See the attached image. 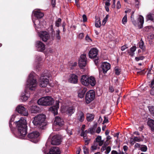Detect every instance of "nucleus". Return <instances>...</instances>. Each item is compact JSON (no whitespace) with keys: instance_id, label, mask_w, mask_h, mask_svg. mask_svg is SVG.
I'll return each instance as SVG.
<instances>
[{"instance_id":"obj_1","label":"nucleus","mask_w":154,"mask_h":154,"mask_svg":"<svg viewBox=\"0 0 154 154\" xmlns=\"http://www.w3.org/2000/svg\"><path fill=\"white\" fill-rule=\"evenodd\" d=\"M35 73L32 72L29 75L27 81L26 89L24 92L22 94L20 97V99L23 101L27 100L29 97L30 93L27 89H29L31 91L35 90L37 86V82L35 77Z\"/></svg>"},{"instance_id":"obj_2","label":"nucleus","mask_w":154,"mask_h":154,"mask_svg":"<svg viewBox=\"0 0 154 154\" xmlns=\"http://www.w3.org/2000/svg\"><path fill=\"white\" fill-rule=\"evenodd\" d=\"M16 123L18 132L16 136L19 138L23 139L27 133L26 120L25 118H21Z\"/></svg>"},{"instance_id":"obj_3","label":"nucleus","mask_w":154,"mask_h":154,"mask_svg":"<svg viewBox=\"0 0 154 154\" xmlns=\"http://www.w3.org/2000/svg\"><path fill=\"white\" fill-rule=\"evenodd\" d=\"M45 116L43 114H40L35 117L32 121V123L34 125L40 128H42L46 125L45 120Z\"/></svg>"},{"instance_id":"obj_4","label":"nucleus","mask_w":154,"mask_h":154,"mask_svg":"<svg viewBox=\"0 0 154 154\" xmlns=\"http://www.w3.org/2000/svg\"><path fill=\"white\" fill-rule=\"evenodd\" d=\"M37 102L38 104L41 105H51L54 103V100L51 97L47 96L40 98Z\"/></svg>"},{"instance_id":"obj_5","label":"nucleus","mask_w":154,"mask_h":154,"mask_svg":"<svg viewBox=\"0 0 154 154\" xmlns=\"http://www.w3.org/2000/svg\"><path fill=\"white\" fill-rule=\"evenodd\" d=\"M51 135L49 137L47 142L46 143L45 146L46 147H48V145L51 143L53 145H57L60 144L61 140V137L58 135H54L52 137V139L51 140Z\"/></svg>"},{"instance_id":"obj_6","label":"nucleus","mask_w":154,"mask_h":154,"mask_svg":"<svg viewBox=\"0 0 154 154\" xmlns=\"http://www.w3.org/2000/svg\"><path fill=\"white\" fill-rule=\"evenodd\" d=\"M51 76L50 75L45 73L44 74L41 75L39 81V85L41 87H45L49 83V78Z\"/></svg>"},{"instance_id":"obj_7","label":"nucleus","mask_w":154,"mask_h":154,"mask_svg":"<svg viewBox=\"0 0 154 154\" xmlns=\"http://www.w3.org/2000/svg\"><path fill=\"white\" fill-rule=\"evenodd\" d=\"M48 148V147H44L42 149V151L44 152L45 154H60V151L59 148L56 146H53L50 149L48 152L46 153L48 151L47 149Z\"/></svg>"},{"instance_id":"obj_8","label":"nucleus","mask_w":154,"mask_h":154,"mask_svg":"<svg viewBox=\"0 0 154 154\" xmlns=\"http://www.w3.org/2000/svg\"><path fill=\"white\" fill-rule=\"evenodd\" d=\"M64 121L63 119L58 116L55 117V120L53 126V129L54 131H58L59 129H56V126H62L64 124Z\"/></svg>"},{"instance_id":"obj_9","label":"nucleus","mask_w":154,"mask_h":154,"mask_svg":"<svg viewBox=\"0 0 154 154\" xmlns=\"http://www.w3.org/2000/svg\"><path fill=\"white\" fill-rule=\"evenodd\" d=\"M39 133L37 131H34L28 134V137L30 141L34 143H37L39 140L38 137Z\"/></svg>"},{"instance_id":"obj_10","label":"nucleus","mask_w":154,"mask_h":154,"mask_svg":"<svg viewBox=\"0 0 154 154\" xmlns=\"http://www.w3.org/2000/svg\"><path fill=\"white\" fill-rule=\"evenodd\" d=\"M95 94L93 90H91L88 92L86 95L85 100L86 103H90L93 100L95 97Z\"/></svg>"},{"instance_id":"obj_11","label":"nucleus","mask_w":154,"mask_h":154,"mask_svg":"<svg viewBox=\"0 0 154 154\" xmlns=\"http://www.w3.org/2000/svg\"><path fill=\"white\" fill-rule=\"evenodd\" d=\"M38 35L40 38L44 42H46L50 38L49 33L46 31H40L38 32Z\"/></svg>"},{"instance_id":"obj_12","label":"nucleus","mask_w":154,"mask_h":154,"mask_svg":"<svg viewBox=\"0 0 154 154\" xmlns=\"http://www.w3.org/2000/svg\"><path fill=\"white\" fill-rule=\"evenodd\" d=\"M86 55L84 54H82L79 61V65L80 68H82L86 66Z\"/></svg>"},{"instance_id":"obj_13","label":"nucleus","mask_w":154,"mask_h":154,"mask_svg":"<svg viewBox=\"0 0 154 154\" xmlns=\"http://www.w3.org/2000/svg\"><path fill=\"white\" fill-rule=\"evenodd\" d=\"M16 110L18 113L22 115L27 116L28 115V111L26 110L25 108L21 105L18 106L16 109Z\"/></svg>"},{"instance_id":"obj_14","label":"nucleus","mask_w":154,"mask_h":154,"mask_svg":"<svg viewBox=\"0 0 154 154\" xmlns=\"http://www.w3.org/2000/svg\"><path fill=\"white\" fill-rule=\"evenodd\" d=\"M59 102L58 101H56L55 105L50 107L49 110L54 115L57 114V110L59 108Z\"/></svg>"},{"instance_id":"obj_15","label":"nucleus","mask_w":154,"mask_h":154,"mask_svg":"<svg viewBox=\"0 0 154 154\" xmlns=\"http://www.w3.org/2000/svg\"><path fill=\"white\" fill-rule=\"evenodd\" d=\"M98 50L96 48H91L88 53L89 56L91 58L96 57L97 55Z\"/></svg>"},{"instance_id":"obj_16","label":"nucleus","mask_w":154,"mask_h":154,"mask_svg":"<svg viewBox=\"0 0 154 154\" xmlns=\"http://www.w3.org/2000/svg\"><path fill=\"white\" fill-rule=\"evenodd\" d=\"M88 76L86 75H83L82 76L81 80V83L85 86H89Z\"/></svg>"},{"instance_id":"obj_17","label":"nucleus","mask_w":154,"mask_h":154,"mask_svg":"<svg viewBox=\"0 0 154 154\" xmlns=\"http://www.w3.org/2000/svg\"><path fill=\"white\" fill-rule=\"evenodd\" d=\"M101 68L103 73L105 74L110 69V65L109 63L106 62H104L101 64Z\"/></svg>"},{"instance_id":"obj_18","label":"nucleus","mask_w":154,"mask_h":154,"mask_svg":"<svg viewBox=\"0 0 154 154\" xmlns=\"http://www.w3.org/2000/svg\"><path fill=\"white\" fill-rule=\"evenodd\" d=\"M36 47L38 51H42L45 49V45L42 42L37 41L36 42Z\"/></svg>"},{"instance_id":"obj_19","label":"nucleus","mask_w":154,"mask_h":154,"mask_svg":"<svg viewBox=\"0 0 154 154\" xmlns=\"http://www.w3.org/2000/svg\"><path fill=\"white\" fill-rule=\"evenodd\" d=\"M33 13L34 16L38 19L41 18L44 16V14L39 10L33 11Z\"/></svg>"},{"instance_id":"obj_20","label":"nucleus","mask_w":154,"mask_h":154,"mask_svg":"<svg viewBox=\"0 0 154 154\" xmlns=\"http://www.w3.org/2000/svg\"><path fill=\"white\" fill-rule=\"evenodd\" d=\"M69 81L71 83L73 84L77 83L78 82L77 76L74 74L71 75L69 79Z\"/></svg>"},{"instance_id":"obj_21","label":"nucleus","mask_w":154,"mask_h":154,"mask_svg":"<svg viewBox=\"0 0 154 154\" xmlns=\"http://www.w3.org/2000/svg\"><path fill=\"white\" fill-rule=\"evenodd\" d=\"M77 119L81 122H82L84 119L85 117L83 112L81 111H79L77 114Z\"/></svg>"},{"instance_id":"obj_22","label":"nucleus","mask_w":154,"mask_h":154,"mask_svg":"<svg viewBox=\"0 0 154 154\" xmlns=\"http://www.w3.org/2000/svg\"><path fill=\"white\" fill-rule=\"evenodd\" d=\"M88 82H89V86H94L96 84V81L95 78L92 76L88 77Z\"/></svg>"},{"instance_id":"obj_23","label":"nucleus","mask_w":154,"mask_h":154,"mask_svg":"<svg viewBox=\"0 0 154 154\" xmlns=\"http://www.w3.org/2000/svg\"><path fill=\"white\" fill-rule=\"evenodd\" d=\"M32 20L35 27H36L37 28L42 27L39 20L38 18L34 19L33 18H32Z\"/></svg>"},{"instance_id":"obj_24","label":"nucleus","mask_w":154,"mask_h":154,"mask_svg":"<svg viewBox=\"0 0 154 154\" xmlns=\"http://www.w3.org/2000/svg\"><path fill=\"white\" fill-rule=\"evenodd\" d=\"M139 21L138 26V27L141 28L143 27V25L144 23V18L141 15H140L139 18L138 20Z\"/></svg>"},{"instance_id":"obj_25","label":"nucleus","mask_w":154,"mask_h":154,"mask_svg":"<svg viewBox=\"0 0 154 154\" xmlns=\"http://www.w3.org/2000/svg\"><path fill=\"white\" fill-rule=\"evenodd\" d=\"M87 90L86 88H84L82 90L79 91L78 93V96L80 98H83Z\"/></svg>"},{"instance_id":"obj_26","label":"nucleus","mask_w":154,"mask_h":154,"mask_svg":"<svg viewBox=\"0 0 154 154\" xmlns=\"http://www.w3.org/2000/svg\"><path fill=\"white\" fill-rule=\"evenodd\" d=\"M147 124L152 131H154V121L152 119H149L147 122Z\"/></svg>"},{"instance_id":"obj_27","label":"nucleus","mask_w":154,"mask_h":154,"mask_svg":"<svg viewBox=\"0 0 154 154\" xmlns=\"http://www.w3.org/2000/svg\"><path fill=\"white\" fill-rule=\"evenodd\" d=\"M39 110V108L36 106H32L30 109V111L32 113H36Z\"/></svg>"},{"instance_id":"obj_28","label":"nucleus","mask_w":154,"mask_h":154,"mask_svg":"<svg viewBox=\"0 0 154 154\" xmlns=\"http://www.w3.org/2000/svg\"><path fill=\"white\" fill-rule=\"evenodd\" d=\"M147 21L150 20L154 22V14H148L146 18Z\"/></svg>"},{"instance_id":"obj_29","label":"nucleus","mask_w":154,"mask_h":154,"mask_svg":"<svg viewBox=\"0 0 154 154\" xmlns=\"http://www.w3.org/2000/svg\"><path fill=\"white\" fill-rule=\"evenodd\" d=\"M75 111V109L74 107L72 106L68 107L66 111V112L68 113L69 115H71Z\"/></svg>"},{"instance_id":"obj_30","label":"nucleus","mask_w":154,"mask_h":154,"mask_svg":"<svg viewBox=\"0 0 154 154\" xmlns=\"http://www.w3.org/2000/svg\"><path fill=\"white\" fill-rule=\"evenodd\" d=\"M94 115L93 114H88L87 115V119L89 122L91 121L94 119Z\"/></svg>"},{"instance_id":"obj_31","label":"nucleus","mask_w":154,"mask_h":154,"mask_svg":"<svg viewBox=\"0 0 154 154\" xmlns=\"http://www.w3.org/2000/svg\"><path fill=\"white\" fill-rule=\"evenodd\" d=\"M95 26L97 27H100L101 26L100 19L99 18H96L95 22Z\"/></svg>"},{"instance_id":"obj_32","label":"nucleus","mask_w":154,"mask_h":154,"mask_svg":"<svg viewBox=\"0 0 154 154\" xmlns=\"http://www.w3.org/2000/svg\"><path fill=\"white\" fill-rule=\"evenodd\" d=\"M98 146V143L96 142H94L91 147V149L94 151L97 149Z\"/></svg>"},{"instance_id":"obj_33","label":"nucleus","mask_w":154,"mask_h":154,"mask_svg":"<svg viewBox=\"0 0 154 154\" xmlns=\"http://www.w3.org/2000/svg\"><path fill=\"white\" fill-rule=\"evenodd\" d=\"M89 133L88 131L86 130L85 131H82L81 135L82 137H83L84 138L86 137V134L87 133Z\"/></svg>"},{"instance_id":"obj_34","label":"nucleus","mask_w":154,"mask_h":154,"mask_svg":"<svg viewBox=\"0 0 154 154\" xmlns=\"http://www.w3.org/2000/svg\"><path fill=\"white\" fill-rule=\"evenodd\" d=\"M148 109L149 112L154 116V106H149Z\"/></svg>"},{"instance_id":"obj_35","label":"nucleus","mask_w":154,"mask_h":154,"mask_svg":"<svg viewBox=\"0 0 154 154\" xmlns=\"http://www.w3.org/2000/svg\"><path fill=\"white\" fill-rule=\"evenodd\" d=\"M127 21V15L126 14L123 18L122 20V23L123 24H125Z\"/></svg>"},{"instance_id":"obj_36","label":"nucleus","mask_w":154,"mask_h":154,"mask_svg":"<svg viewBox=\"0 0 154 154\" xmlns=\"http://www.w3.org/2000/svg\"><path fill=\"white\" fill-rule=\"evenodd\" d=\"M139 47L143 50L145 49V47L144 46V43L143 41L140 42L139 43Z\"/></svg>"},{"instance_id":"obj_37","label":"nucleus","mask_w":154,"mask_h":154,"mask_svg":"<svg viewBox=\"0 0 154 154\" xmlns=\"http://www.w3.org/2000/svg\"><path fill=\"white\" fill-rule=\"evenodd\" d=\"M84 152L85 154H89V150L85 146H83Z\"/></svg>"},{"instance_id":"obj_38","label":"nucleus","mask_w":154,"mask_h":154,"mask_svg":"<svg viewBox=\"0 0 154 154\" xmlns=\"http://www.w3.org/2000/svg\"><path fill=\"white\" fill-rule=\"evenodd\" d=\"M147 149V147L146 146L144 145H142L140 150L143 152H146V151Z\"/></svg>"},{"instance_id":"obj_39","label":"nucleus","mask_w":154,"mask_h":154,"mask_svg":"<svg viewBox=\"0 0 154 154\" xmlns=\"http://www.w3.org/2000/svg\"><path fill=\"white\" fill-rule=\"evenodd\" d=\"M61 19L59 18L58 19L57 21H56L55 23V25L57 27H59L60 24H61Z\"/></svg>"},{"instance_id":"obj_40","label":"nucleus","mask_w":154,"mask_h":154,"mask_svg":"<svg viewBox=\"0 0 154 154\" xmlns=\"http://www.w3.org/2000/svg\"><path fill=\"white\" fill-rule=\"evenodd\" d=\"M15 117V115H12L11 117V119H10V121H9V126H10V127H11V122H13L14 121Z\"/></svg>"},{"instance_id":"obj_41","label":"nucleus","mask_w":154,"mask_h":154,"mask_svg":"<svg viewBox=\"0 0 154 154\" xmlns=\"http://www.w3.org/2000/svg\"><path fill=\"white\" fill-rule=\"evenodd\" d=\"M115 74L117 75H119L120 73V71L118 67H115Z\"/></svg>"},{"instance_id":"obj_42","label":"nucleus","mask_w":154,"mask_h":154,"mask_svg":"<svg viewBox=\"0 0 154 154\" xmlns=\"http://www.w3.org/2000/svg\"><path fill=\"white\" fill-rule=\"evenodd\" d=\"M60 31L59 30H57L56 31V37L57 39L58 40L60 39Z\"/></svg>"},{"instance_id":"obj_43","label":"nucleus","mask_w":154,"mask_h":154,"mask_svg":"<svg viewBox=\"0 0 154 154\" xmlns=\"http://www.w3.org/2000/svg\"><path fill=\"white\" fill-rule=\"evenodd\" d=\"M144 58V57L143 56H140L138 57H136L135 58V59L137 61H138L139 60H143Z\"/></svg>"},{"instance_id":"obj_44","label":"nucleus","mask_w":154,"mask_h":154,"mask_svg":"<svg viewBox=\"0 0 154 154\" xmlns=\"http://www.w3.org/2000/svg\"><path fill=\"white\" fill-rule=\"evenodd\" d=\"M88 131H89V133H90L91 134H93L94 133L95 130L94 128L92 127L89 128L88 129Z\"/></svg>"},{"instance_id":"obj_45","label":"nucleus","mask_w":154,"mask_h":154,"mask_svg":"<svg viewBox=\"0 0 154 154\" xmlns=\"http://www.w3.org/2000/svg\"><path fill=\"white\" fill-rule=\"evenodd\" d=\"M108 18V15H106L105 17L103 19L102 22V24L103 25H105L106 21H107V19Z\"/></svg>"},{"instance_id":"obj_46","label":"nucleus","mask_w":154,"mask_h":154,"mask_svg":"<svg viewBox=\"0 0 154 154\" xmlns=\"http://www.w3.org/2000/svg\"><path fill=\"white\" fill-rule=\"evenodd\" d=\"M106 151H105V153L106 154H108L111 151V147L110 146H108L106 147Z\"/></svg>"},{"instance_id":"obj_47","label":"nucleus","mask_w":154,"mask_h":154,"mask_svg":"<svg viewBox=\"0 0 154 154\" xmlns=\"http://www.w3.org/2000/svg\"><path fill=\"white\" fill-rule=\"evenodd\" d=\"M101 140V136H97L95 139V141L94 142H96L97 143H98Z\"/></svg>"},{"instance_id":"obj_48","label":"nucleus","mask_w":154,"mask_h":154,"mask_svg":"<svg viewBox=\"0 0 154 154\" xmlns=\"http://www.w3.org/2000/svg\"><path fill=\"white\" fill-rule=\"evenodd\" d=\"M123 149L124 151L125 152H122V154H127V153H126V151L128 149V147L126 146H123Z\"/></svg>"},{"instance_id":"obj_49","label":"nucleus","mask_w":154,"mask_h":154,"mask_svg":"<svg viewBox=\"0 0 154 154\" xmlns=\"http://www.w3.org/2000/svg\"><path fill=\"white\" fill-rule=\"evenodd\" d=\"M85 39L88 42H91L92 41V39L88 35L86 36Z\"/></svg>"},{"instance_id":"obj_50","label":"nucleus","mask_w":154,"mask_h":154,"mask_svg":"<svg viewBox=\"0 0 154 154\" xmlns=\"http://www.w3.org/2000/svg\"><path fill=\"white\" fill-rule=\"evenodd\" d=\"M136 46H133L131 47L130 48V51L132 52H134L136 51Z\"/></svg>"},{"instance_id":"obj_51","label":"nucleus","mask_w":154,"mask_h":154,"mask_svg":"<svg viewBox=\"0 0 154 154\" xmlns=\"http://www.w3.org/2000/svg\"><path fill=\"white\" fill-rule=\"evenodd\" d=\"M121 5L120 1H118L116 5L117 8V9H119L121 8Z\"/></svg>"},{"instance_id":"obj_52","label":"nucleus","mask_w":154,"mask_h":154,"mask_svg":"<svg viewBox=\"0 0 154 154\" xmlns=\"http://www.w3.org/2000/svg\"><path fill=\"white\" fill-rule=\"evenodd\" d=\"M141 145H140L139 143H136L134 146L135 148H139V149H140Z\"/></svg>"},{"instance_id":"obj_53","label":"nucleus","mask_w":154,"mask_h":154,"mask_svg":"<svg viewBox=\"0 0 154 154\" xmlns=\"http://www.w3.org/2000/svg\"><path fill=\"white\" fill-rule=\"evenodd\" d=\"M98 143L99 145L100 146H101L104 143V140H101Z\"/></svg>"},{"instance_id":"obj_54","label":"nucleus","mask_w":154,"mask_h":154,"mask_svg":"<svg viewBox=\"0 0 154 154\" xmlns=\"http://www.w3.org/2000/svg\"><path fill=\"white\" fill-rule=\"evenodd\" d=\"M128 48V47L127 45H124L122 46L121 48V49L122 51H124L125 49Z\"/></svg>"},{"instance_id":"obj_55","label":"nucleus","mask_w":154,"mask_h":154,"mask_svg":"<svg viewBox=\"0 0 154 154\" xmlns=\"http://www.w3.org/2000/svg\"><path fill=\"white\" fill-rule=\"evenodd\" d=\"M135 142H140V139L139 138L137 137H133Z\"/></svg>"},{"instance_id":"obj_56","label":"nucleus","mask_w":154,"mask_h":154,"mask_svg":"<svg viewBox=\"0 0 154 154\" xmlns=\"http://www.w3.org/2000/svg\"><path fill=\"white\" fill-rule=\"evenodd\" d=\"M82 17L83 19V21L84 22H85L87 20V18L86 16L84 14L82 16Z\"/></svg>"},{"instance_id":"obj_57","label":"nucleus","mask_w":154,"mask_h":154,"mask_svg":"<svg viewBox=\"0 0 154 154\" xmlns=\"http://www.w3.org/2000/svg\"><path fill=\"white\" fill-rule=\"evenodd\" d=\"M152 89L150 91V94L152 95H154V86H152Z\"/></svg>"},{"instance_id":"obj_58","label":"nucleus","mask_w":154,"mask_h":154,"mask_svg":"<svg viewBox=\"0 0 154 154\" xmlns=\"http://www.w3.org/2000/svg\"><path fill=\"white\" fill-rule=\"evenodd\" d=\"M84 37V34L83 33H80L79 35V38L80 39H82Z\"/></svg>"},{"instance_id":"obj_59","label":"nucleus","mask_w":154,"mask_h":154,"mask_svg":"<svg viewBox=\"0 0 154 154\" xmlns=\"http://www.w3.org/2000/svg\"><path fill=\"white\" fill-rule=\"evenodd\" d=\"M130 143L132 144H134L135 142L134 138L130 139Z\"/></svg>"},{"instance_id":"obj_60","label":"nucleus","mask_w":154,"mask_h":154,"mask_svg":"<svg viewBox=\"0 0 154 154\" xmlns=\"http://www.w3.org/2000/svg\"><path fill=\"white\" fill-rule=\"evenodd\" d=\"M67 133L70 135L72 134V133L71 130H68V129L67 130Z\"/></svg>"},{"instance_id":"obj_61","label":"nucleus","mask_w":154,"mask_h":154,"mask_svg":"<svg viewBox=\"0 0 154 154\" xmlns=\"http://www.w3.org/2000/svg\"><path fill=\"white\" fill-rule=\"evenodd\" d=\"M109 90L111 92H112L114 91V89L112 86H110L109 87Z\"/></svg>"},{"instance_id":"obj_62","label":"nucleus","mask_w":154,"mask_h":154,"mask_svg":"<svg viewBox=\"0 0 154 154\" xmlns=\"http://www.w3.org/2000/svg\"><path fill=\"white\" fill-rule=\"evenodd\" d=\"M104 119L103 121V124L107 123V122H108V120L107 118H106L105 116L104 117Z\"/></svg>"},{"instance_id":"obj_63","label":"nucleus","mask_w":154,"mask_h":154,"mask_svg":"<svg viewBox=\"0 0 154 154\" xmlns=\"http://www.w3.org/2000/svg\"><path fill=\"white\" fill-rule=\"evenodd\" d=\"M101 131V128L100 127H98L97 130H96V132L97 133H99Z\"/></svg>"},{"instance_id":"obj_64","label":"nucleus","mask_w":154,"mask_h":154,"mask_svg":"<svg viewBox=\"0 0 154 154\" xmlns=\"http://www.w3.org/2000/svg\"><path fill=\"white\" fill-rule=\"evenodd\" d=\"M112 154H121L120 153H118L115 150H112L111 152Z\"/></svg>"}]
</instances>
